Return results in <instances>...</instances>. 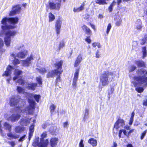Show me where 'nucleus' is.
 Instances as JSON below:
<instances>
[{
	"instance_id": "nucleus-5",
	"label": "nucleus",
	"mask_w": 147,
	"mask_h": 147,
	"mask_svg": "<svg viewBox=\"0 0 147 147\" xmlns=\"http://www.w3.org/2000/svg\"><path fill=\"white\" fill-rule=\"evenodd\" d=\"M63 62L62 61H60L55 64V66L56 69L51 70L49 71L47 75V78H52L55 75L58 76L61 74L63 71L62 70V66Z\"/></svg>"
},
{
	"instance_id": "nucleus-4",
	"label": "nucleus",
	"mask_w": 147,
	"mask_h": 147,
	"mask_svg": "<svg viewBox=\"0 0 147 147\" xmlns=\"http://www.w3.org/2000/svg\"><path fill=\"white\" fill-rule=\"evenodd\" d=\"M3 30L0 32V36L3 37L4 41L6 46L7 47L10 46L11 41V38H13L16 34V32L14 30H7L4 27H3Z\"/></svg>"
},
{
	"instance_id": "nucleus-56",
	"label": "nucleus",
	"mask_w": 147,
	"mask_h": 147,
	"mask_svg": "<svg viewBox=\"0 0 147 147\" xmlns=\"http://www.w3.org/2000/svg\"><path fill=\"white\" fill-rule=\"evenodd\" d=\"M85 41L87 42L88 43H90L91 42V40L89 36L87 37L85 39Z\"/></svg>"
},
{
	"instance_id": "nucleus-51",
	"label": "nucleus",
	"mask_w": 147,
	"mask_h": 147,
	"mask_svg": "<svg viewBox=\"0 0 147 147\" xmlns=\"http://www.w3.org/2000/svg\"><path fill=\"white\" fill-rule=\"evenodd\" d=\"M49 125V122L48 121L46 122L42 125V128L43 129L46 128Z\"/></svg>"
},
{
	"instance_id": "nucleus-38",
	"label": "nucleus",
	"mask_w": 147,
	"mask_h": 147,
	"mask_svg": "<svg viewBox=\"0 0 147 147\" xmlns=\"http://www.w3.org/2000/svg\"><path fill=\"white\" fill-rule=\"evenodd\" d=\"M65 46V43L63 41H61L59 42V45L58 47V50H60L63 47Z\"/></svg>"
},
{
	"instance_id": "nucleus-57",
	"label": "nucleus",
	"mask_w": 147,
	"mask_h": 147,
	"mask_svg": "<svg viewBox=\"0 0 147 147\" xmlns=\"http://www.w3.org/2000/svg\"><path fill=\"white\" fill-rule=\"evenodd\" d=\"M147 40L145 39L144 38H143L141 40L140 44L142 45H144L145 43L146 42Z\"/></svg>"
},
{
	"instance_id": "nucleus-34",
	"label": "nucleus",
	"mask_w": 147,
	"mask_h": 147,
	"mask_svg": "<svg viewBox=\"0 0 147 147\" xmlns=\"http://www.w3.org/2000/svg\"><path fill=\"white\" fill-rule=\"evenodd\" d=\"M142 52L143 55L142 58H144L147 55L146 47H143L142 48Z\"/></svg>"
},
{
	"instance_id": "nucleus-55",
	"label": "nucleus",
	"mask_w": 147,
	"mask_h": 147,
	"mask_svg": "<svg viewBox=\"0 0 147 147\" xmlns=\"http://www.w3.org/2000/svg\"><path fill=\"white\" fill-rule=\"evenodd\" d=\"M20 63V61L18 59H15L13 61V63L14 65H16Z\"/></svg>"
},
{
	"instance_id": "nucleus-43",
	"label": "nucleus",
	"mask_w": 147,
	"mask_h": 147,
	"mask_svg": "<svg viewBox=\"0 0 147 147\" xmlns=\"http://www.w3.org/2000/svg\"><path fill=\"white\" fill-rule=\"evenodd\" d=\"M56 107V106L54 104H52L50 107V112L51 113L54 112Z\"/></svg>"
},
{
	"instance_id": "nucleus-3",
	"label": "nucleus",
	"mask_w": 147,
	"mask_h": 147,
	"mask_svg": "<svg viewBox=\"0 0 147 147\" xmlns=\"http://www.w3.org/2000/svg\"><path fill=\"white\" fill-rule=\"evenodd\" d=\"M116 72L111 70H106L103 72L100 77V82L102 86L108 85L109 83L116 76Z\"/></svg>"
},
{
	"instance_id": "nucleus-21",
	"label": "nucleus",
	"mask_w": 147,
	"mask_h": 147,
	"mask_svg": "<svg viewBox=\"0 0 147 147\" xmlns=\"http://www.w3.org/2000/svg\"><path fill=\"white\" fill-rule=\"evenodd\" d=\"M27 88L30 89L34 90L37 86V84L35 83L30 82L27 84Z\"/></svg>"
},
{
	"instance_id": "nucleus-29",
	"label": "nucleus",
	"mask_w": 147,
	"mask_h": 147,
	"mask_svg": "<svg viewBox=\"0 0 147 147\" xmlns=\"http://www.w3.org/2000/svg\"><path fill=\"white\" fill-rule=\"evenodd\" d=\"M84 8V5L82 4L81 6L78 8H74L73 11L74 12H79L83 10Z\"/></svg>"
},
{
	"instance_id": "nucleus-24",
	"label": "nucleus",
	"mask_w": 147,
	"mask_h": 147,
	"mask_svg": "<svg viewBox=\"0 0 147 147\" xmlns=\"http://www.w3.org/2000/svg\"><path fill=\"white\" fill-rule=\"evenodd\" d=\"M9 23L12 24H15L17 23L18 21V18H9Z\"/></svg>"
},
{
	"instance_id": "nucleus-8",
	"label": "nucleus",
	"mask_w": 147,
	"mask_h": 147,
	"mask_svg": "<svg viewBox=\"0 0 147 147\" xmlns=\"http://www.w3.org/2000/svg\"><path fill=\"white\" fill-rule=\"evenodd\" d=\"M7 22L9 23V19L8 17H5L3 18L1 21V24L2 25L1 26V29L0 31L3 30V27H4L5 29L7 30H11V29H14L15 27L12 25H7Z\"/></svg>"
},
{
	"instance_id": "nucleus-26",
	"label": "nucleus",
	"mask_w": 147,
	"mask_h": 147,
	"mask_svg": "<svg viewBox=\"0 0 147 147\" xmlns=\"http://www.w3.org/2000/svg\"><path fill=\"white\" fill-rule=\"evenodd\" d=\"M58 140V138H52L50 140L51 146L52 147L55 146L57 144V142Z\"/></svg>"
},
{
	"instance_id": "nucleus-19",
	"label": "nucleus",
	"mask_w": 147,
	"mask_h": 147,
	"mask_svg": "<svg viewBox=\"0 0 147 147\" xmlns=\"http://www.w3.org/2000/svg\"><path fill=\"white\" fill-rule=\"evenodd\" d=\"M49 141L47 139L44 141L43 139H40V142L38 144L39 147H47V146Z\"/></svg>"
},
{
	"instance_id": "nucleus-53",
	"label": "nucleus",
	"mask_w": 147,
	"mask_h": 147,
	"mask_svg": "<svg viewBox=\"0 0 147 147\" xmlns=\"http://www.w3.org/2000/svg\"><path fill=\"white\" fill-rule=\"evenodd\" d=\"M8 143L11 145L12 147H14L15 145V143L14 141H12L11 142H9Z\"/></svg>"
},
{
	"instance_id": "nucleus-52",
	"label": "nucleus",
	"mask_w": 147,
	"mask_h": 147,
	"mask_svg": "<svg viewBox=\"0 0 147 147\" xmlns=\"http://www.w3.org/2000/svg\"><path fill=\"white\" fill-rule=\"evenodd\" d=\"M146 132L147 131L146 130L142 133L141 137V140L143 139L144 138V137L145 136Z\"/></svg>"
},
{
	"instance_id": "nucleus-39",
	"label": "nucleus",
	"mask_w": 147,
	"mask_h": 147,
	"mask_svg": "<svg viewBox=\"0 0 147 147\" xmlns=\"http://www.w3.org/2000/svg\"><path fill=\"white\" fill-rule=\"evenodd\" d=\"M49 21L51 22L53 21L55 19L54 16L51 13H49Z\"/></svg>"
},
{
	"instance_id": "nucleus-31",
	"label": "nucleus",
	"mask_w": 147,
	"mask_h": 147,
	"mask_svg": "<svg viewBox=\"0 0 147 147\" xmlns=\"http://www.w3.org/2000/svg\"><path fill=\"white\" fill-rule=\"evenodd\" d=\"M79 69H77L74 74V78L73 81L77 82L78 80L79 73Z\"/></svg>"
},
{
	"instance_id": "nucleus-41",
	"label": "nucleus",
	"mask_w": 147,
	"mask_h": 147,
	"mask_svg": "<svg viewBox=\"0 0 147 147\" xmlns=\"http://www.w3.org/2000/svg\"><path fill=\"white\" fill-rule=\"evenodd\" d=\"M17 90L19 93H24V90L21 87L18 86Z\"/></svg>"
},
{
	"instance_id": "nucleus-35",
	"label": "nucleus",
	"mask_w": 147,
	"mask_h": 147,
	"mask_svg": "<svg viewBox=\"0 0 147 147\" xmlns=\"http://www.w3.org/2000/svg\"><path fill=\"white\" fill-rule=\"evenodd\" d=\"M37 71L41 74H43L45 73L47 70L44 68H41L40 69H36Z\"/></svg>"
},
{
	"instance_id": "nucleus-28",
	"label": "nucleus",
	"mask_w": 147,
	"mask_h": 147,
	"mask_svg": "<svg viewBox=\"0 0 147 147\" xmlns=\"http://www.w3.org/2000/svg\"><path fill=\"white\" fill-rule=\"evenodd\" d=\"M135 63L138 67H144L145 66L144 63L142 61H136Z\"/></svg>"
},
{
	"instance_id": "nucleus-33",
	"label": "nucleus",
	"mask_w": 147,
	"mask_h": 147,
	"mask_svg": "<svg viewBox=\"0 0 147 147\" xmlns=\"http://www.w3.org/2000/svg\"><path fill=\"white\" fill-rule=\"evenodd\" d=\"M15 49L18 50H24V46L23 44L18 45L15 47Z\"/></svg>"
},
{
	"instance_id": "nucleus-14",
	"label": "nucleus",
	"mask_w": 147,
	"mask_h": 147,
	"mask_svg": "<svg viewBox=\"0 0 147 147\" xmlns=\"http://www.w3.org/2000/svg\"><path fill=\"white\" fill-rule=\"evenodd\" d=\"M34 56L31 55L30 56L28 57L26 60L23 61V65L24 66H29L31 63V61L33 60Z\"/></svg>"
},
{
	"instance_id": "nucleus-7",
	"label": "nucleus",
	"mask_w": 147,
	"mask_h": 147,
	"mask_svg": "<svg viewBox=\"0 0 147 147\" xmlns=\"http://www.w3.org/2000/svg\"><path fill=\"white\" fill-rule=\"evenodd\" d=\"M22 73L21 70L18 69H16L15 70L14 74L15 76L13 78V80L15 81L18 79L17 82L19 84L23 86L26 83V81L22 78H20V75Z\"/></svg>"
},
{
	"instance_id": "nucleus-44",
	"label": "nucleus",
	"mask_w": 147,
	"mask_h": 147,
	"mask_svg": "<svg viewBox=\"0 0 147 147\" xmlns=\"http://www.w3.org/2000/svg\"><path fill=\"white\" fill-rule=\"evenodd\" d=\"M122 22V20L120 17H118V20H117L115 23L116 25L117 26H119L121 24Z\"/></svg>"
},
{
	"instance_id": "nucleus-45",
	"label": "nucleus",
	"mask_w": 147,
	"mask_h": 147,
	"mask_svg": "<svg viewBox=\"0 0 147 147\" xmlns=\"http://www.w3.org/2000/svg\"><path fill=\"white\" fill-rule=\"evenodd\" d=\"M89 114V110L88 109H86L85 110V112L84 114V121H85V120L87 118V116Z\"/></svg>"
},
{
	"instance_id": "nucleus-60",
	"label": "nucleus",
	"mask_w": 147,
	"mask_h": 147,
	"mask_svg": "<svg viewBox=\"0 0 147 147\" xmlns=\"http://www.w3.org/2000/svg\"><path fill=\"white\" fill-rule=\"evenodd\" d=\"M83 140H81L79 144V146L80 147H84V145L83 143Z\"/></svg>"
},
{
	"instance_id": "nucleus-50",
	"label": "nucleus",
	"mask_w": 147,
	"mask_h": 147,
	"mask_svg": "<svg viewBox=\"0 0 147 147\" xmlns=\"http://www.w3.org/2000/svg\"><path fill=\"white\" fill-rule=\"evenodd\" d=\"M33 97L37 102H39V99L40 97V95L35 94L34 95Z\"/></svg>"
},
{
	"instance_id": "nucleus-46",
	"label": "nucleus",
	"mask_w": 147,
	"mask_h": 147,
	"mask_svg": "<svg viewBox=\"0 0 147 147\" xmlns=\"http://www.w3.org/2000/svg\"><path fill=\"white\" fill-rule=\"evenodd\" d=\"M42 80L41 77L40 76L37 77L36 78V81L38 82V83L40 85H40L42 84Z\"/></svg>"
},
{
	"instance_id": "nucleus-49",
	"label": "nucleus",
	"mask_w": 147,
	"mask_h": 147,
	"mask_svg": "<svg viewBox=\"0 0 147 147\" xmlns=\"http://www.w3.org/2000/svg\"><path fill=\"white\" fill-rule=\"evenodd\" d=\"M111 28V24L110 23H109L108 24L107 27V29L106 33L107 34H109V32Z\"/></svg>"
},
{
	"instance_id": "nucleus-11",
	"label": "nucleus",
	"mask_w": 147,
	"mask_h": 147,
	"mask_svg": "<svg viewBox=\"0 0 147 147\" xmlns=\"http://www.w3.org/2000/svg\"><path fill=\"white\" fill-rule=\"evenodd\" d=\"M61 24V21L60 19H58L56 20L55 25V31L57 35L60 34Z\"/></svg>"
},
{
	"instance_id": "nucleus-20",
	"label": "nucleus",
	"mask_w": 147,
	"mask_h": 147,
	"mask_svg": "<svg viewBox=\"0 0 147 147\" xmlns=\"http://www.w3.org/2000/svg\"><path fill=\"white\" fill-rule=\"evenodd\" d=\"M25 128L23 127L18 126L15 127L14 129L15 132L17 133H20L22 131H24Z\"/></svg>"
},
{
	"instance_id": "nucleus-40",
	"label": "nucleus",
	"mask_w": 147,
	"mask_h": 147,
	"mask_svg": "<svg viewBox=\"0 0 147 147\" xmlns=\"http://www.w3.org/2000/svg\"><path fill=\"white\" fill-rule=\"evenodd\" d=\"M116 3V2L115 1V0H114L109 7L108 9L109 12H111L112 11L113 7V6L115 5Z\"/></svg>"
},
{
	"instance_id": "nucleus-15",
	"label": "nucleus",
	"mask_w": 147,
	"mask_h": 147,
	"mask_svg": "<svg viewBox=\"0 0 147 147\" xmlns=\"http://www.w3.org/2000/svg\"><path fill=\"white\" fill-rule=\"evenodd\" d=\"M124 125V121L122 119H119L115 124L114 128L117 129L121 126L123 127Z\"/></svg>"
},
{
	"instance_id": "nucleus-37",
	"label": "nucleus",
	"mask_w": 147,
	"mask_h": 147,
	"mask_svg": "<svg viewBox=\"0 0 147 147\" xmlns=\"http://www.w3.org/2000/svg\"><path fill=\"white\" fill-rule=\"evenodd\" d=\"M49 131L51 133H54L57 131V127L56 126H51L49 129Z\"/></svg>"
},
{
	"instance_id": "nucleus-18",
	"label": "nucleus",
	"mask_w": 147,
	"mask_h": 147,
	"mask_svg": "<svg viewBox=\"0 0 147 147\" xmlns=\"http://www.w3.org/2000/svg\"><path fill=\"white\" fill-rule=\"evenodd\" d=\"M82 59V55L81 54H79L77 57L75 62L74 65L75 67H77L78 66L80 63L81 62Z\"/></svg>"
},
{
	"instance_id": "nucleus-27",
	"label": "nucleus",
	"mask_w": 147,
	"mask_h": 147,
	"mask_svg": "<svg viewBox=\"0 0 147 147\" xmlns=\"http://www.w3.org/2000/svg\"><path fill=\"white\" fill-rule=\"evenodd\" d=\"M34 126L33 124H32L30 126L29 129L30 132L29 134V139L30 140L33 135V132L34 131Z\"/></svg>"
},
{
	"instance_id": "nucleus-10",
	"label": "nucleus",
	"mask_w": 147,
	"mask_h": 147,
	"mask_svg": "<svg viewBox=\"0 0 147 147\" xmlns=\"http://www.w3.org/2000/svg\"><path fill=\"white\" fill-rule=\"evenodd\" d=\"M21 7L19 5L14 6L13 7L12 11L9 13V16H12L19 13L21 10Z\"/></svg>"
},
{
	"instance_id": "nucleus-2",
	"label": "nucleus",
	"mask_w": 147,
	"mask_h": 147,
	"mask_svg": "<svg viewBox=\"0 0 147 147\" xmlns=\"http://www.w3.org/2000/svg\"><path fill=\"white\" fill-rule=\"evenodd\" d=\"M137 76L134 77L131 82L135 87L143 84V86L147 85V71L144 68L139 69L136 71Z\"/></svg>"
},
{
	"instance_id": "nucleus-48",
	"label": "nucleus",
	"mask_w": 147,
	"mask_h": 147,
	"mask_svg": "<svg viewBox=\"0 0 147 147\" xmlns=\"http://www.w3.org/2000/svg\"><path fill=\"white\" fill-rule=\"evenodd\" d=\"M135 89L136 91L139 93L142 92L144 90V89L140 87H136Z\"/></svg>"
},
{
	"instance_id": "nucleus-23",
	"label": "nucleus",
	"mask_w": 147,
	"mask_h": 147,
	"mask_svg": "<svg viewBox=\"0 0 147 147\" xmlns=\"http://www.w3.org/2000/svg\"><path fill=\"white\" fill-rule=\"evenodd\" d=\"M82 30L86 32V33L89 35H91L92 34V31L91 30L88 28L86 25H84L82 27Z\"/></svg>"
},
{
	"instance_id": "nucleus-61",
	"label": "nucleus",
	"mask_w": 147,
	"mask_h": 147,
	"mask_svg": "<svg viewBox=\"0 0 147 147\" xmlns=\"http://www.w3.org/2000/svg\"><path fill=\"white\" fill-rule=\"evenodd\" d=\"M47 135V134L46 132H44L43 133V134L41 135V137L42 138L41 139H43L44 138H45Z\"/></svg>"
},
{
	"instance_id": "nucleus-62",
	"label": "nucleus",
	"mask_w": 147,
	"mask_h": 147,
	"mask_svg": "<svg viewBox=\"0 0 147 147\" xmlns=\"http://www.w3.org/2000/svg\"><path fill=\"white\" fill-rule=\"evenodd\" d=\"M123 130V132L124 134L127 136V137H129V134H128V133H127L126 132V131L125 130V129H122Z\"/></svg>"
},
{
	"instance_id": "nucleus-63",
	"label": "nucleus",
	"mask_w": 147,
	"mask_h": 147,
	"mask_svg": "<svg viewBox=\"0 0 147 147\" xmlns=\"http://www.w3.org/2000/svg\"><path fill=\"white\" fill-rule=\"evenodd\" d=\"M26 136V135H24L22 136V137L20 138L19 140V142H22L23 141L24 139V138Z\"/></svg>"
},
{
	"instance_id": "nucleus-22",
	"label": "nucleus",
	"mask_w": 147,
	"mask_h": 147,
	"mask_svg": "<svg viewBox=\"0 0 147 147\" xmlns=\"http://www.w3.org/2000/svg\"><path fill=\"white\" fill-rule=\"evenodd\" d=\"M13 68L10 66H9L5 71V74L3 75L6 76H9L11 73V71L13 69Z\"/></svg>"
},
{
	"instance_id": "nucleus-12",
	"label": "nucleus",
	"mask_w": 147,
	"mask_h": 147,
	"mask_svg": "<svg viewBox=\"0 0 147 147\" xmlns=\"http://www.w3.org/2000/svg\"><path fill=\"white\" fill-rule=\"evenodd\" d=\"M142 27V24L141 20L140 19L138 20L136 22L135 25V31L139 32L141 30Z\"/></svg>"
},
{
	"instance_id": "nucleus-54",
	"label": "nucleus",
	"mask_w": 147,
	"mask_h": 147,
	"mask_svg": "<svg viewBox=\"0 0 147 147\" xmlns=\"http://www.w3.org/2000/svg\"><path fill=\"white\" fill-rule=\"evenodd\" d=\"M96 57L97 58H99L100 57V55L99 54V51L98 50H97L96 52Z\"/></svg>"
},
{
	"instance_id": "nucleus-25",
	"label": "nucleus",
	"mask_w": 147,
	"mask_h": 147,
	"mask_svg": "<svg viewBox=\"0 0 147 147\" xmlns=\"http://www.w3.org/2000/svg\"><path fill=\"white\" fill-rule=\"evenodd\" d=\"M88 143L90 144L93 147H95L97 144V140L95 139L92 138L89 140Z\"/></svg>"
},
{
	"instance_id": "nucleus-30",
	"label": "nucleus",
	"mask_w": 147,
	"mask_h": 147,
	"mask_svg": "<svg viewBox=\"0 0 147 147\" xmlns=\"http://www.w3.org/2000/svg\"><path fill=\"white\" fill-rule=\"evenodd\" d=\"M4 128L5 129L8 130L9 132L11 131V126L10 124L6 122L4 123Z\"/></svg>"
},
{
	"instance_id": "nucleus-64",
	"label": "nucleus",
	"mask_w": 147,
	"mask_h": 147,
	"mask_svg": "<svg viewBox=\"0 0 147 147\" xmlns=\"http://www.w3.org/2000/svg\"><path fill=\"white\" fill-rule=\"evenodd\" d=\"M133 120H134V118L130 117V120H129V124L130 125H131L132 124L133 121Z\"/></svg>"
},
{
	"instance_id": "nucleus-17",
	"label": "nucleus",
	"mask_w": 147,
	"mask_h": 147,
	"mask_svg": "<svg viewBox=\"0 0 147 147\" xmlns=\"http://www.w3.org/2000/svg\"><path fill=\"white\" fill-rule=\"evenodd\" d=\"M49 5L50 8L53 9H58L59 8L61 5L59 3H55L53 2H49Z\"/></svg>"
},
{
	"instance_id": "nucleus-42",
	"label": "nucleus",
	"mask_w": 147,
	"mask_h": 147,
	"mask_svg": "<svg viewBox=\"0 0 147 147\" xmlns=\"http://www.w3.org/2000/svg\"><path fill=\"white\" fill-rule=\"evenodd\" d=\"M114 91V88L113 87L111 88L110 90L108 91V97L109 98H110V95H111Z\"/></svg>"
},
{
	"instance_id": "nucleus-59",
	"label": "nucleus",
	"mask_w": 147,
	"mask_h": 147,
	"mask_svg": "<svg viewBox=\"0 0 147 147\" xmlns=\"http://www.w3.org/2000/svg\"><path fill=\"white\" fill-rule=\"evenodd\" d=\"M39 143H38V141L37 140H36L35 141L33 144V146H38V144Z\"/></svg>"
},
{
	"instance_id": "nucleus-6",
	"label": "nucleus",
	"mask_w": 147,
	"mask_h": 147,
	"mask_svg": "<svg viewBox=\"0 0 147 147\" xmlns=\"http://www.w3.org/2000/svg\"><path fill=\"white\" fill-rule=\"evenodd\" d=\"M25 93L28 99L29 106L26 108L25 111H26V113H28L29 114H32L33 113L35 109V101L32 99L34 97V95L30 93Z\"/></svg>"
},
{
	"instance_id": "nucleus-9",
	"label": "nucleus",
	"mask_w": 147,
	"mask_h": 147,
	"mask_svg": "<svg viewBox=\"0 0 147 147\" xmlns=\"http://www.w3.org/2000/svg\"><path fill=\"white\" fill-rule=\"evenodd\" d=\"M27 54V51L26 50H24L23 51L19 52L16 54H11V56L15 59L16 57L23 59L25 58Z\"/></svg>"
},
{
	"instance_id": "nucleus-16",
	"label": "nucleus",
	"mask_w": 147,
	"mask_h": 147,
	"mask_svg": "<svg viewBox=\"0 0 147 147\" xmlns=\"http://www.w3.org/2000/svg\"><path fill=\"white\" fill-rule=\"evenodd\" d=\"M7 136L9 138V139L10 140L16 139L19 138L20 137L19 135L15 133H12L11 131L7 134Z\"/></svg>"
},
{
	"instance_id": "nucleus-36",
	"label": "nucleus",
	"mask_w": 147,
	"mask_h": 147,
	"mask_svg": "<svg viewBox=\"0 0 147 147\" xmlns=\"http://www.w3.org/2000/svg\"><path fill=\"white\" fill-rule=\"evenodd\" d=\"M4 46V43L3 40L1 38H0V51L4 52L5 50L2 49L3 47Z\"/></svg>"
},
{
	"instance_id": "nucleus-58",
	"label": "nucleus",
	"mask_w": 147,
	"mask_h": 147,
	"mask_svg": "<svg viewBox=\"0 0 147 147\" xmlns=\"http://www.w3.org/2000/svg\"><path fill=\"white\" fill-rule=\"evenodd\" d=\"M60 74H59L57 76L58 77L56 78V83H57V82L60 81Z\"/></svg>"
},
{
	"instance_id": "nucleus-32",
	"label": "nucleus",
	"mask_w": 147,
	"mask_h": 147,
	"mask_svg": "<svg viewBox=\"0 0 147 147\" xmlns=\"http://www.w3.org/2000/svg\"><path fill=\"white\" fill-rule=\"evenodd\" d=\"M136 68V67L133 65H131L128 67V69L129 72H131L134 71Z\"/></svg>"
},
{
	"instance_id": "nucleus-1",
	"label": "nucleus",
	"mask_w": 147,
	"mask_h": 147,
	"mask_svg": "<svg viewBox=\"0 0 147 147\" xmlns=\"http://www.w3.org/2000/svg\"><path fill=\"white\" fill-rule=\"evenodd\" d=\"M9 103L11 106H15L17 109L16 113L13 114L10 116L8 118V120L13 122H15L18 121L21 117L19 113L25 112L26 114H28V113H26L25 109L22 110L20 109L24 105L25 102L24 100L18 97L14 96H12L10 100Z\"/></svg>"
},
{
	"instance_id": "nucleus-13",
	"label": "nucleus",
	"mask_w": 147,
	"mask_h": 147,
	"mask_svg": "<svg viewBox=\"0 0 147 147\" xmlns=\"http://www.w3.org/2000/svg\"><path fill=\"white\" fill-rule=\"evenodd\" d=\"M31 119L24 117L20 119L18 123L22 126H26L30 123Z\"/></svg>"
},
{
	"instance_id": "nucleus-47",
	"label": "nucleus",
	"mask_w": 147,
	"mask_h": 147,
	"mask_svg": "<svg viewBox=\"0 0 147 147\" xmlns=\"http://www.w3.org/2000/svg\"><path fill=\"white\" fill-rule=\"evenodd\" d=\"M92 46L94 47H96L97 46L98 48H101V46L100 43L98 42H94L92 44Z\"/></svg>"
}]
</instances>
